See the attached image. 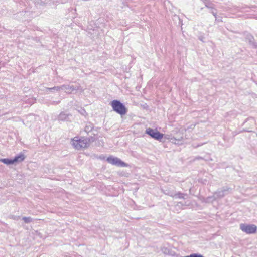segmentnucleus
I'll list each match as a JSON object with an SVG mask.
<instances>
[{"instance_id": "obj_1", "label": "nucleus", "mask_w": 257, "mask_h": 257, "mask_svg": "<svg viewBox=\"0 0 257 257\" xmlns=\"http://www.w3.org/2000/svg\"><path fill=\"white\" fill-rule=\"evenodd\" d=\"M111 106L114 111L121 115H125L127 113V108L119 100H114L111 101Z\"/></svg>"}, {"instance_id": "obj_2", "label": "nucleus", "mask_w": 257, "mask_h": 257, "mask_svg": "<svg viewBox=\"0 0 257 257\" xmlns=\"http://www.w3.org/2000/svg\"><path fill=\"white\" fill-rule=\"evenodd\" d=\"M71 144L76 149L80 150L87 147L88 145V142L85 138H79L78 137H75L72 140Z\"/></svg>"}, {"instance_id": "obj_3", "label": "nucleus", "mask_w": 257, "mask_h": 257, "mask_svg": "<svg viewBox=\"0 0 257 257\" xmlns=\"http://www.w3.org/2000/svg\"><path fill=\"white\" fill-rule=\"evenodd\" d=\"M25 158L24 155L21 153L18 155L16 156L13 159H1L0 161L6 165H11L17 162H21L25 159Z\"/></svg>"}, {"instance_id": "obj_4", "label": "nucleus", "mask_w": 257, "mask_h": 257, "mask_svg": "<svg viewBox=\"0 0 257 257\" xmlns=\"http://www.w3.org/2000/svg\"><path fill=\"white\" fill-rule=\"evenodd\" d=\"M107 161L113 165H115L118 167H127L128 165L125 163V162L121 161L119 158L113 157V156H110L107 157L106 159Z\"/></svg>"}, {"instance_id": "obj_5", "label": "nucleus", "mask_w": 257, "mask_h": 257, "mask_svg": "<svg viewBox=\"0 0 257 257\" xmlns=\"http://www.w3.org/2000/svg\"><path fill=\"white\" fill-rule=\"evenodd\" d=\"M241 230L247 234H253L256 232L257 227L254 224H241L240 225Z\"/></svg>"}, {"instance_id": "obj_6", "label": "nucleus", "mask_w": 257, "mask_h": 257, "mask_svg": "<svg viewBox=\"0 0 257 257\" xmlns=\"http://www.w3.org/2000/svg\"><path fill=\"white\" fill-rule=\"evenodd\" d=\"M146 133L150 136L152 138L156 140H160L163 137V134L156 130L148 128L146 130Z\"/></svg>"}, {"instance_id": "obj_7", "label": "nucleus", "mask_w": 257, "mask_h": 257, "mask_svg": "<svg viewBox=\"0 0 257 257\" xmlns=\"http://www.w3.org/2000/svg\"><path fill=\"white\" fill-rule=\"evenodd\" d=\"M77 89H78V88ZM75 90H76V88L73 86L69 85H62V90L64 91L67 93H71Z\"/></svg>"}, {"instance_id": "obj_8", "label": "nucleus", "mask_w": 257, "mask_h": 257, "mask_svg": "<svg viewBox=\"0 0 257 257\" xmlns=\"http://www.w3.org/2000/svg\"><path fill=\"white\" fill-rule=\"evenodd\" d=\"M69 115L64 112L60 113L58 117L59 121H67L68 119Z\"/></svg>"}, {"instance_id": "obj_9", "label": "nucleus", "mask_w": 257, "mask_h": 257, "mask_svg": "<svg viewBox=\"0 0 257 257\" xmlns=\"http://www.w3.org/2000/svg\"><path fill=\"white\" fill-rule=\"evenodd\" d=\"M93 128V125L91 124V123H88L86 125L85 128H84V131L87 133H88L89 132H90V131H92Z\"/></svg>"}, {"instance_id": "obj_10", "label": "nucleus", "mask_w": 257, "mask_h": 257, "mask_svg": "<svg viewBox=\"0 0 257 257\" xmlns=\"http://www.w3.org/2000/svg\"><path fill=\"white\" fill-rule=\"evenodd\" d=\"M47 90H56L57 91H59L62 90V86H56L53 88H46Z\"/></svg>"}, {"instance_id": "obj_11", "label": "nucleus", "mask_w": 257, "mask_h": 257, "mask_svg": "<svg viewBox=\"0 0 257 257\" xmlns=\"http://www.w3.org/2000/svg\"><path fill=\"white\" fill-rule=\"evenodd\" d=\"M22 219L26 223H30L32 221V218L30 217H23Z\"/></svg>"}, {"instance_id": "obj_12", "label": "nucleus", "mask_w": 257, "mask_h": 257, "mask_svg": "<svg viewBox=\"0 0 257 257\" xmlns=\"http://www.w3.org/2000/svg\"><path fill=\"white\" fill-rule=\"evenodd\" d=\"M174 197L175 198H183V194H176L174 195Z\"/></svg>"}, {"instance_id": "obj_13", "label": "nucleus", "mask_w": 257, "mask_h": 257, "mask_svg": "<svg viewBox=\"0 0 257 257\" xmlns=\"http://www.w3.org/2000/svg\"><path fill=\"white\" fill-rule=\"evenodd\" d=\"M194 257H203V256L200 254H194Z\"/></svg>"}, {"instance_id": "obj_14", "label": "nucleus", "mask_w": 257, "mask_h": 257, "mask_svg": "<svg viewBox=\"0 0 257 257\" xmlns=\"http://www.w3.org/2000/svg\"><path fill=\"white\" fill-rule=\"evenodd\" d=\"M179 204H180L181 205H182V204H183V202H180L179 203Z\"/></svg>"}, {"instance_id": "obj_15", "label": "nucleus", "mask_w": 257, "mask_h": 257, "mask_svg": "<svg viewBox=\"0 0 257 257\" xmlns=\"http://www.w3.org/2000/svg\"><path fill=\"white\" fill-rule=\"evenodd\" d=\"M82 111L84 113H85V111H84V110H82Z\"/></svg>"}]
</instances>
